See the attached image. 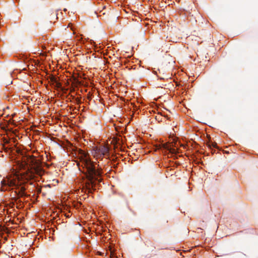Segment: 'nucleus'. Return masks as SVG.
Listing matches in <instances>:
<instances>
[{
  "mask_svg": "<svg viewBox=\"0 0 258 258\" xmlns=\"http://www.w3.org/2000/svg\"><path fill=\"white\" fill-rule=\"evenodd\" d=\"M82 166L85 168L86 172L87 173L90 178L93 179L96 176H100L101 172L96 169L95 165L88 155L84 154L81 157Z\"/></svg>",
  "mask_w": 258,
  "mask_h": 258,
  "instance_id": "1",
  "label": "nucleus"
},
{
  "mask_svg": "<svg viewBox=\"0 0 258 258\" xmlns=\"http://www.w3.org/2000/svg\"><path fill=\"white\" fill-rule=\"evenodd\" d=\"M18 179L19 177L15 173L9 174L1 181L2 190H10L12 187L17 186Z\"/></svg>",
  "mask_w": 258,
  "mask_h": 258,
  "instance_id": "2",
  "label": "nucleus"
},
{
  "mask_svg": "<svg viewBox=\"0 0 258 258\" xmlns=\"http://www.w3.org/2000/svg\"><path fill=\"white\" fill-rule=\"evenodd\" d=\"M108 152V149L104 146L96 148L93 152V154L96 159L101 158Z\"/></svg>",
  "mask_w": 258,
  "mask_h": 258,
  "instance_id": "3",
  "label": "nucleus"
},
{
  "mask_svg": "<svg viewBox=\"0 0 258 258\" xmlns=\"http://www.w3.org/2000/svg\"><path fill=\"white\" fill-rule=\"evenodd\" d=\"M44 173L43 170L38 166H34L32 169L31 171V175L30 177L33 178L34 177L35 175H38V176H41Z\"/></svg>",
  "mask_w": 258,
  "mask_h": 258,
  "instance_id": "4",
  "label": "nucleus"
},
{
  "mask_svg": "<svg viewBox=\"0 0 258 258\" xmlns=\"http://www.w3.org/2000/svg\"><path fill=\"white\" fill-rule=\"evenodd\" d=\"M25 190V189L24 187H21V190L19 191V195L21 197L24 196L25 195V192H24Z\"/></svg>",
  "mask_w": 258,
  "mask_h": 258,
  "instance_id": "5",
  "label": "nucleus"
},
{
  "mask_svg": "<svg viewBox=\"0 0 258 258\" xmlns=\"http://www.w3.org/2000/svg\"><path fill=\"white\" fill-rule=\"evenodd\" d=\"M50 80L52 82L54 83H56V85H58V83L57 82V79L54 77H52L50 79Z\"/></svg>",
  "mask_w": 258,
  "mask_h": 258,
  "instance_id": "6",
  "label": "nucleus"
},
{
  "mask_svg": "<svg viewBox=\"0 0 258 258\" xmlns=\"http://www.w3.org/2000/svg\"><path fill=\"white\" fill-rule=\"evenodd\" d=\"M76 103H77V104H81V100H80L79 98H76Z\"/></svg>",
  "mask_w": 258,
  "mask_h": 258,
  "instance_id": "7",
  "label": "nucleus"
},
{
  "mask_svg": "<svg viewBox=\"0 0 258 258\" xmlns=\"http://www.w3.org/2000/svg\"><path fill=\"white\" fill-rule=\"evenodd\" d=\"M88 186H89L88 188H89V189H90V186H91L92 187V186H93V183H90V184L89 183V185H88Z\"/></svg>",
  "mask_w": 258,
  "mask_h": 258,
  "instance_id": "8",
  "label": "nucleus"
},
{
  "mask_svg": "<svg viewBox=\"0 0 258 258\" xmlns=\"http://www.w3.org/2000/svg\"><path fill=\"white\" fill-rule=\"evenodd\" d=\"M58 15H59V14H58V13H57V14H56V17H57V18H58Z\"/></svg>",
  "mask_w": 258,
  "mask_h": 258,
  "instance_id": "9",
  "label": "nucleus"
},
{
  "mask_svg": "<svg viewBox=\"0 0 258 258\" xmlns=\"http://www.w3.org/2000/svg\"><path fill=\"white\" fill-rule=\"evenodd\" d=\"M63 11H64V12H66V11H67V9H64Z\"/></svg>",
  "mask_w": 258,
  "mask_h": 258,
  "instance_id": "10",
  "label": "nucleus"
}]
</instances>
